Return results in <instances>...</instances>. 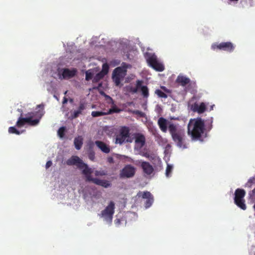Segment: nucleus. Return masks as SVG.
Wrapping results in <instances>:
<instances>
[{
    "mask_svg": "<svg viewBox=\"0 0 255 255\" xmlns=\"http://www.w3.org/2000/svg\"><path fill=\"white\" fill-rule=\"evenodd\" d=\"M157 124L163 132H166L168 128L172 140L178 147L182 148L187 147L185 130L179 124L169 122L163 117L158 119Z\"/></svg>",
    "mask_w": 255,
    "mask_h": 255,
    "instance_id": "obj_1",
    "label": "nucleus"
},
{
    "mask_svg": "<svg viewBox=\"0 0 255 255\" xmlns=\"http://www.w3.org/2000/svg\"><path fill=\"white\" fill-rule=\"evenodd\" d=\"M205 123L201 118L192 119L188 124V133L193 140L203 141L206 136Z\"/></svg>",
    "mask_w": 255,
    "mask_h": 255,
    "instance_id": "obj_2",
    "label": "nucleus"
},
{
    "mask_svg": "<svg viewBox=\"0 0 255 255\" xmlns=\"http://www.w3.org/2000/svg\"><path fill=\"white\" fill-rule=\"evenodd\" d=\"M130 129L128 127H122L119 130V133L116 135V143L122 144L124 143H131L133 138L130 136Z\"/></svg>",
    "mask_w": 255,
    "mask_h": 255,
    "instance_id": "obj_3",
    "label": "nucleus"
},
{
    "mask_svg": "<svg viewBox=\"0 0 255 255\" xmlns=\"http://www.w3.org/2000/svg\"><path fill=\"white\" fill-rule=\"evenodd\" d=\"M35 116L34 113L28 114V116L26 118H22L20 117L17 121V128H20L25 125L30 126H35L38 125L40 120L38 119L33 120V118Z\"/></svg>",
    "mask_w": 255,
    "mask_h": 255,
    "instance_id": "obj_4",
    "label": "nucleus"
},
{
    "mask_svg": "<svg viewBox=\"0 0 255 255\" xmlns=\"http://www.w3.org/2000/svg\"><path fill=\"white\" fill-rule=\"evenodd\" d=\"M66 163L67 165L71 166L76 165L77 167L82 170V173H87L89 170L88 165L83 161L78 156L76 155L72 156L66 161Z\"/></svg>",
    "mask_w": 255,
    "mask_h": 255,
    "instance_id": "obj_5",
    "label": "nucleus"
},
{
    "mask_svg": "<svg viewBox=\"0 0 255 255\" xmlns=\"http://www.w3.org/2000/svg\"><path fill=\"white\" fill-rule=\"evenodd\" d=\"M115 204L113 201H110L109 205L101 213V217L108 223L111 224L113 215L115 213Z\"/></svg>",
    "mask_w": 255,
    "mask_h": 255,
    "instance_id": "obj_6",
    "label": "nucleus"
},
{
    "mask_svg": "<svg viewBox=\"0 0 255 255\" xmlns=\"http://www.w3.org/2000/svg\"><path fill=\"white\" fill-rule=\"evenodd\" d=\"M246 192L244 189L238 188L235 192L234 202L236 205L242 210L247 208L244 197Z\"/></svg>",
    "mask_w": 255,
    "mask_h": 255,
    "instance_id": "obj_7",
    "label": "nucleus"
},
{
    "mask_svg": "<svg viewBox=\"0 0 255 255\" xmlns=\"http://www.w3.org/2000/svg\"><path fill=\"white\" fill-rule=\"evenodd\" d=\"M127 74V69L125 67H118L115 69L113 73L112 79L116 86H119L121 81L124 79Z\"/></svg>",
    "mask_w": 255,
    "mask_h": 255,
    "instance_id": "obj_8",
    "label": "nucleus"
},
{
    "mask_svg": "<svg viewBox=\"0 0 255 255\" xmlns=\"http://www.w3.org/2000/svg\"><path fill=\"white\" fill-rule=\"evenodd\" d=\"M235 46L231 42H223L220 43H214L211 46L212 49L215 50L219 49L228 52H232L235 49Z\"/></svg>",
    "mask_w": 255,
    "mask_h": 255,
    "instance_id": "obj_9",
    "label": "nucleus"
},
{
    "mask_svg": "<svg viewBox=\"0 0 255 255\" xmlns=\"http://www.w3.org/2000/svg\"><path fill=\"white\" fill-rule=\"evenodd\" d=\"M135 168L130 165H126L120 172V177L121 178H129L132 177L135 173Z\"/></svg>",
    "mask_w": 255,
    "mask_h": 255,
    "instance_id": "obj_10",
    "label": "nucleus"
},
{
    "mask_svg": "<svg viewBox=\"0 0 255 255\" xmlns=\"http://www.w3.org/2000/svg\"><path fill=\"white\" fill-rule=\"evenodd\" d=\"M147 61L149 65L157 71L161 72L164 70V66L157 61L154 55L149 56L147 58Z\"/></svg>",
    "mask_w": 255,
    "mask_h": 255,
    "instance_id": "obj_11",
    "label": "nucleus"
},
{
    "mask_svg": "<svg viewBox=\"0 0 255 255\" xmlns=\"http://www.w3.org/2000/svg\"><path fill=\"white\" fill-rule=\"evenodd\" d=\"M137 196L138 197H142V198L146 199L144 203L145 207L146 208L150 207L153 202V196L149 192L146 191L143 193L139 192L137 194Z\"/></svg>",
    "mask_w": 255,
    "mask_h": 255,
    "instance_id": "obj_12",
    "label": "nucleus"
},
{
    "mask_svg": "<svg viewBox=\"0 0 255 255\" xmlns=\"http://www.w3.org/2000/svg\"><path fill=\"white\" fill-rule=\"evenodd\" d=\"M135 139V148L141 149L145 144V136L140 133H135L134 134Z\"/></svg>",
    "mask_w": 255,
    "mask_h": 255,
    "instance_id": "obj_13",
    "label": "nucleus"
},
{
    "mask_svg": "<svg viewBox=\"0 0 255 255\" xmlns=\"http://www.w3.org/2000/svg\"><path fill=\"white\" fill-rule=\"evenodd\" d=\"M77 71L76 69L73 68L70 70L68 68H64L59 71L58 73L62 76L63 79H69L72 78L75 76Z\"/></svg>",
    "mask_w": 255,
    "mask_h": 255,
    "instance_id": "obj_14",
    "label": "nucleus"
},
{
    "mask_svg": "<svg viewBox=\"0 0 255 255\" xmlns=\"http://www.w3.org/2000/svg\"><path fill=\"white\" fill-rule=\"evenodd\" d=\"M87 103L84 101H80L79 106L77 110H75L71 113L70 118L73 120L78 118L80 115L82 114V112L86 109Z\"/></svg>",
    "mask_w": 255,
    "mask_h": 255,
    "instance_id": "obj_15",
    "label": "nucleus"
},
{
    "mask_svg": "<svg viewBox=\"0 0 255 255\" xmlns=\"http://www.w3.org/2000/svg\"><path fill=\"white\" fill-rule=\"evenodd\" d=\"M191 110L194 112H197L198 114H202L206 110V105L203 102L200 104L197 103H195L191 106Z\"/></svg>",
    "mask_w": 255,
    "mask_h": 255,
    "instance_id": "obj_16",
    "label": "nucleus"
},
{
    "mask_svg": "<svg viewBox=\"0 0 255 255\" xmlns=\"http://www.w3.org/2000/svg\"><path fill=\"white\" fill-rule=\"evenodd\" d=\"M144 173L147 175H150L153 172L152 166L148 162L142 161L140 165Z\"/></svg>",
    "mask_w": 255,
    "mask_h": 255,
    "instance_id": "obj_17",
    "label": "nucleus"
},
{
    "mask_svg": "<svg viewBox=\"0 0 255 255\" xmlns=\"http://www.w3.org/2000/svg\"><path fill=\"white\" fill-rule=\"evenodd\" d=\"M89 170L87 173L83 174L86 176V180L88 181H92L94 183L101 186L102 180L92 177L91 174L93 173V170L90 168H89Z\"/></svg>",
    "mask_w": 255,
    "mask_h": 255,
    "instance_id": "obj_18",
    "label": "nucleus"
},
{
    "mask_svg": "<svg viewBox=\"0 0 255 255\" xmlns=\"http://www.w3.org/2000/svg\"><path fill=\"white\" fill-rule=\"evenodd\" d=\"M95 144L102 152L105 153H108L110 152V147L104 142L99 140H96L95 141Z\"/></svg>",
    "mask_w": 255,
    "mask_h": 255,
    "instance_id": "obj_19",
    "label": "nucleus"
},
{
    "mask_svg": "<svg viewBox=\"0 0 255 255\" xmlns=\"http://www.w3.org/2000/svg\"><path fill=\"white\" fill-rule=\"evenodd\" d=\"M176 82L184 87L190 82V79L184 76L179 75L176 78Z\"/></svg>",
    "mask_w": 255,
    "mask_h": 255,
    "instance_id": "obj_20",
    "label": "nucleus"
},
{
    "mask_svg": "<svg viewBox=\"0 0 255 255\" xmlns=\"http://www.w3.org/2000/svg\"><path fill=\"white\" fill-rule=\"evenodd\" d=\"M142 84V81L138 80L136 81V87H134L131 85H129L127 87V90L128 92L134 94L137 93L138 90L141 87V85Z\"/></svg>",
    "mask_w": 255,
    "mask_h": 255,
    "instance_id": "obj_21",
    "label": "nucleus"
},
{
    "mask_svg": "<svg viewBox=\"0 0 255 255\" xmlns=\"http://www.w3.org/2000/svg\"><path fill=\"white\" fill-rule=\"evenodd\" d=\"M139 89L141 90V94L143 98H148L149 96V91L147 87L146 86H142L141 84Z\"/></svg>",
    "mask_w": 255,
    "mask_h": 255,
    "instance_id": "obj_22",
    "label": "nucleus"
},
{
    "mask_svg": "<svg viewBox=\"0 0 255 255\" xmlns=\"http://www.w3.org/2000/svg\"><path fill=\"white\" fill-rule=\"evenodd\" d=\"M74 142L75 148L78 150L80 149L83 144L82 139L81 138L76 137L74 139Z\"/></svg>",
    "mask_w": 255,
    "mask_h": 255,
    "instance_id": "obj_23",
    "label": "nucleus"
},
{
    "mask_svg": "<svg viewBox=\"0 0 255 255\" xmlns=\"http://www.w3.org/2000/svg\"><path fill=\"white\" fill-rule=\"evenodd\" d=\"M109 69V66L107 63H104L102 66V71L100 72L104 76H105L108 73Z\"/></svg>",
    "mask_w": 255,
    "mask_h": 255,
    "instance_id": "obj_24",
    "label": "nucleus"
},
{
    "mask_svg": "<svg viewBox=\"0 0 255 255\" xmlns=\"http://www.w3.org/2000/svg\"><path fill=\"white\" fill-rule=\"evenodd\" d=\"M173 170V166L172 165L167 164L166 169L165 175L166 177H169L171 176Z\"/></svg>",
    "mask_w": 255,
    "mask_h": 255,
    "instance_id": "obj_25",
    "label": "nucleus"
},
{
    "mask_svg": "<svg viewBox=\"0 0 255 255\" xmlns=\"http://www.w3.org/2000/svg\"><path fill=\"white\" fill-rule=\"evenodd\" d=\"M155 94H156L159 98H167V95L159 89H157L155 91Z\"/></svg>",
    "mask_w": 255,
    "mask_h": 255,
    "instance_id": "obj_26",
    "label": "nucleus"
},
{
    "mask_svg": "<svg viewBox=\"0 0 255 255\" xmlns=\"http://www.w3.org/2000/svg\"><path fill=\"white\" fill-rule=\"evenodd\" d=\"M93 117H97L107 115L106 112H100V111H93L91 113Z\"/></svg>",
    "mask_w": 255,
    "mask_h": 255,
    "instance_id": "obj_27",
    "label": "nucleus"
},
{
    "mask_svg": "<svg viewBox=\"0 0 255 255\" xmlns=\"http://www.w3.org/2000/svg\"><path fill=\"white\" fill-rule=\"evenodd\" d=\"M120 110L117 108L116 106H114L112 108L109 109L107 112H106L107 115H110L114 113H119Z\"/></svg>",
    "mask_w": 255,
    "mask_h": 255,
    "instance_id": "obj_28",
    "label": "nucleus"
},
{
    "mask_svg": "<svg viewBox=\"0 0 255 255\" xmlns=\"http://www.w3.org/2000/svg\"><path fill=\"white\" fill-rule=\"evenodd\" d=\"M95 175L96 176L107 175V171L105 170H96L95 172Z\"/></svg>",
    "mask_w": 255,
    "mask_h": 255,
    "instance_id": "obj_29",
    "label": "nucleus"
},
{
    "mask_svg": "<svg viewBox=\"0 0 255 255\" xmlns=\"http://www.w3.org/2000/svg\"><path fill=\"white\" fill-rule=\"evenodd\" d=\"M104 76H105L103 74L99 72L94 77L93 81L95 82H98L100 80L103 79Z\"/></svg>",
    "mask_w": 255,
    "mask_h": 255,
    "instance_id": "obj_30",
    "label": "nucleus"
},
{
    "mask_svg": "<svg viewBox=\"0 0 255 255\" xmlns=\"http://www.w3.org/2000/svg\"><path fill=\"white\" fill-rule=\"evenodd\" d=\"M66 128L64 127L60 128L58 130V134L60 137H63L64 135Z\"/></svg>",
    "mask_w": 255,
    "mask_h": 255,
    "instance_id": "obj_31",
    "label": "nucleus"
},
{
    "mask_svg": "<svg viewBox=\"0 0 255 255\" xmlns=\"http://www.w3.org/2000/svg\"><path fill=\"white\" fill-rule=\"evenodd\" d=\"M101 186L105 188H108L111 186V183L109 181L102 180Z\"/></svg>",
    "mask_w": 255,
    "mask_h": 255,
    "instance_id": "obj_32",
    "label": "nucleus"
},
{
    "mask_svg": "<svg viewBox=\"0 0 255 255\" xmlns=\"http://www.w3.org/2000/svg\"><path fill=\"white\" fill-rule=\"evenodd\" d=\"M95 152L93 150H90L88 153L89 158L91 160L94 161L95 159Z\"/></svg>",
    "mask_w": 255,
    "mask_h": 255,
    "instance_id": "obj_33",
    "label": "nucleus"
},
{
    "mask_svg": "<svg viewBox=\"0 0 255 255\" xmlns=\"http://www.w3.org/2000/svg\"><path fill=\"white\" fill-rule=\"evenodd\" d=\"M93 74L92 73L89 72V71H87L86 72V77H85L86 80L89 81L90 80L92 79V78H93Z\"/></svg>",
    "mask_w": 255,
    "mask_h": 255,
    "instance_id": "obj_34",
    "label": "nucleus"
},
{
    "mask_svg": "<svg viewBox=\"0 0 255 255\" xmlns=\"http://www.w3.org/2000/svg\"><path fill=\"white\" fill-rule=\"evenodd\" d=\"M134 113L136 115H139L141 117H143L144 115L142 112L139 111H134Z\"/></svg>",
    "mask_w": 255,
    "mask_h": 255,
    "instance_id": "obj_35",
    "label": "nucleus"
},
{
    "mask_svg": "<svg viewBox=\"0 0 255 255\" xmlns=\"http://www.w3.org/2000/svg\"><path fill=\"white\" fill-rule=\"evenodd\" d=\"M52 162L51 161H50V160L46 162V165H45L46 168V169L48 168L52 165Z\"/></svg>",
    "mask_w": 255,
    "mask_h": 255,
    "instance_id": "obj_36",
    "label": "nucleus"
},
{
    "mask_svg": "<svg viewBox=\"0 0 255 255\" xmlns=\"http://www.w3.org/2000/svg\"><path fill=\"white\" fill-rule=\"evenodd\" d=\"M107 161L110 163H114V160L112 157H108L107 158Z\"/></svg>",
    "mask_w": 255,
    "mask_h": 255,
    "instance_id": "obj_37",
    "label": "nucleus"
},
{
    "mask_svg": "<svg viewBox=\"0 0 255 255\" xmlns=\"http://www.w3.org/2000/svg\"><path fill=\"white\" fill-rule=\"evenodd\" d=\"M161 88L163 89L164 91L168 92V90L167 89V88L164 86H161Z\"/></svg>",
    "mask_w": 255,
    "mask_h": 255,
    "instance_id": "obj_38",
    "label": "nucleus"
},
{
    "mask_svg": "<svg viewBox=\"0 0 255 255\" xmlns=\"http://www.w3.org/2000/svg\"><path fill=\"white\" fill-rule=\"evenodd\" d=\"M67 101H68L66 97H64L63 101V104H65L67 103Z\"/></svg>",
    "mask_w": 255,
    "mask_h": 255,
    "instance_id": "obj_39",
    "label": "nucleus"
},
{
    "mask_svg": "<svg viewBox=\"0 0 255 255\" xmlns=\"http://www.w3.org/2000/svg\"><path fill=\"white\" fill-rule=\"evenodd\" d=\"M43 107H44V106H43V105H37V108H41V109H43Z\"/></svg>",
    "mask_w": 255,
    "mask_h": 255,
    "instance_id": "obj_40",
    "label": "nucleus"
},
{
    "mask_svg": "<svg viewBox=\"0 0 255 255\" xmlns=\"http://www.w3.org/2000/svg\"><path fill=\"white\" fill-rule=\"evenodd\" d=\"M16 133L17 134H19L20 133H22V132H20L18 129H17Z\"/></svg>",
    "mask_w": 255,
    "mask_h": 255,
    "instance_id": "obj_41",
    "label": "nucleus"
},
{
    "mask_svg": "<svg viewBox=\"0 0 255 255\" xmlns=\"http://www.w3.org/2000/svg\"><path fill=\"white\" fill-rule=\"evenodd\" d=\"M109 98L110 99V100L111 101V102H112V104H114V102H113V99L109 96H108Z\"/></svg>",
    "mask_w": 255,
    "mask_h": 255,
    "instance_id": "obj_42",
    "label": "nucleus"
},
{
    "mask_svg": "<svg viewBox=\"0 0 255 255\" xmlns=\"http://www.w3.org/2000/svg\"><path fill=\"white\" fill-rule=\"evenodd\" d=\"M158 137L159 138H161V139H162V137H161V136H160V135H159V136H158Z\"/></svg>",
    "mask_w": 255,
    "mask_h": 255,
    "instance_id": "obj_43",
    "label": "nucleus"
}]
</instances>
